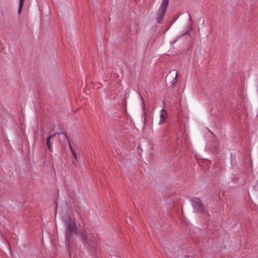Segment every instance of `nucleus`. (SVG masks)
Segmentation results:
<instances>
[{
	"label": "nucleus",
	"instance_id": "1",
	"mask_svg": "<svg viewBox=\"0 0 258 258\" xmlns=\"http://www.w3.org/2000/svg\"><path fill=\"white\" fill-rule=\"evenodd\" d=\"M62 220L65 223L66 230V239L69 243L72 238V233L76 232L81 239L85 246L90 251H94L97 246L95 235L90 231L83 230L76 231V226L75 221L71 219L66 213L61 216Z\"/></svg>",
	"mask_w": 258,
	"mask_h": 258
},
{
	"label": "nucleus",
	"instance_id": "2",
	"mask_svg": "<svg viewBox=\"0 0 258 258\" xmlns=\"http://www.w3.org/2000/svg\"><path fill=\"white\" fill-rule=\"evenodd\" d=\"M169 0H163L157 14V20L158 23H161L164 16L167 8L168 6Z\"/></svg>",
	"mask_w": 258,
	"mask_h": 258
},
{
	"label": "nucleus",
	"instance_id": "3",
	"mask_svg": "<svg viewBox=\"0 0 258 258\" xmlns=\"http://www.w3.org/2000/svg\"><path fill=\"white\" fill-rule=\"evenodd\" d=\"M192 205L198 212L202 213L204 211V206L199 199H193Z\"/></svg>",
	"mask_w": 258,
	"mask_h": 258
},
{
	"label": "nucleus",
	"instance_id": "4",
	"mask_svg": "<svg viewBox=\"0 0 258 258\" xmlns=\"http://www.w3.org/2000/svg\"><path fill=\"white\" fill-rule=\"evenodd\" d=\"M167 116V113L166 111L164 109H162L161 111L160 114V120H159V123L162 124L164 122H165L166 120Z\"/></svg>",
	"mask_w": 258,
	"mask_h": 258
},
{
	"label": "nucleus",
	"instance_id": "5",
	"mask_svg": "<svg viewBox=\"0 0 258 258\" xmlns=\"http://www.w3.org/2000/svg\"><path fill=\"white\" fill-rule=\"evenodd\" d=\"M55 134L51 135L48 136L46 139V145L49 150L52 151V146L51 140L55 136Z\"/></svg>",
	"mask_w": 258,
	"mask_h": 258
},
{
	"label": "nucleus",
	"instance_id": "6",
	"mask_svg": "<svg viewBox=\"0 0 258 258\" xmlns=\"http://www.w3.org/2000/svg\"><path fill=\"white\" fill-rule=\"evenodd\" d=\"M24 2L25 0H19V6L18 10V13L19 15H20L21 13Z\"/></svg>",
	"mask_w": 258,
	"mask_h": 258
},
{
	"label": "nucleus",
	"instance_id": "7",
	"mask_svg": "<svg viewBox=\"0 0 258 258\" xmlns=\"http://www.w3.org/2000/svg\"><path fill=\"white\" fill-rule=\"evenodd\" d=\"M72 154L75 159V160L73 161V164H76V161L78 160L77 155L76 153L75 152L74 150L71 151Z\"/></svg>",
	"mask_w": 258,
	"mask_h": 258
},
{
	"label": "nucleus",
	"instance_id": "8",
	"mask_svg": "<svg viewBox=\"0 0 258 258\" xmlns=\"http://www.w3.org/2000/svg\"><path fill=\"white\" fill-rule=\"evenodd\" d=\"M66 137H67V140L68 141V144H69V148H70L71 151H72L74 150V149H73V147H72V145L71 144V142H70L69 138L67 136H66Z\"/></svg>",
	"mask_w": 258,
	"mask_h": 258
},
{
	"label": "nucleus",
	"instance_id": "9",
	"mask_svg": "<svg viewBox=\"0 0 258 258\" xmlns=\"http://www.w3.org/2000/svg\"><path fill=\"white\" fill-rule=\"evenodd\" d=\"M177 76H178V73H177V72H176L175 74V78H174V80H176Z\"/></svg>",
	"mask_w": 258,
	"mask_h": 258
}]
</instances>
